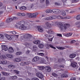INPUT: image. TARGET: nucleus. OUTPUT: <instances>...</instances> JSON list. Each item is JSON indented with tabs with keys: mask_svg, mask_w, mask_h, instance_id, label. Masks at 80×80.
<instances>
[{
	"mask_svg": "<svg viewBox=\"0 0 80 80\" xmlns=\"http://www.w3.org/2000/svg\"><path fill=\"white\" fill-rule=\"evenodd\" d=\"M62 78H66V77H68V75L67 73H63L61 75Z\"/></svg>",
	"mask_w": 80,
	"mask_h": 80,
	"instance_id": "nucleus-13",
	"label": "nucleus"
},
{
	"mask_svg": "<svg viewBox=\"0 0 80 80\" xmlns=\"http://www.w3.org/2000/svg\"><path fill=\"white\" fill-rule=\"evenodd\" d=\"M57 35L58 37H62V34H57Z\"/></svg>",
	"mask_w": 80,
	"mask_h": 80,
	"instance_id": "nucleus-60",
	"label": "nucleus"
},
{
	"mask_svg": "<svg viewBox=\"0 0 80 80\" xmlns=\"http://www.w3.org/2000/svg\"><path fill=\"white\" fill-rule=\"evenodd\" d=\"M27 15L29 17V18H32V13H27Z\"/></svg>",
	"mask_w": 80,
	"mask_h": 80,
	"instance_id": "nucleus-30",
	"label": "nucleus"
},
{
	"mask_svg": "<svg viewBox=\"0 0 80 80\" xmlns=\"http://www.w3.org/2000/svg\"><path fill=\"white\" fill-rule=\"evenodd\" d=\"M19 28L20 30H26V26L25 25H24V26H20L19 27Z\"/></svg>",
	"mask_w": 80,
	"mask_h": 80,
	"instance_id": "nucleus-5",
	"label": "nucleus"
},
{
	"mask_svg": "<svg viewBox=\"0 0 80 80\" xmlns=\"http://www.w3.org/2000/svg\"><path fill=\"white\" fill-rule=\"evenodd\" d=\"M26 22H24L23 21H21L19 23V25H22V26H23L24 25H25V23H26Z\"/></svg>",
	"mask_w": 80,
	"mask_h": 80,
	"instance_id": "nucleus-15",
	"label": "nucleus"
},
{
	"mask_svg": "<svg viewBox=\"0 0 80 80\" xmlns=\"http://www.w3.org/2000/svg\"><path fill=\"white\" fill-rule=\"evenodd\" d=\"M20 9L21 10H26V7L25 6H22L20 8Z\"/></svg>",
	"mask_w": 80,
	"mask_h": 80,
	"instance_id": "nucleus-35",
	"label": "nucleus"
},
{
	"mask_svg": "<svg viewBox=\"0 0 80 80\" xmlns=\"http://www.w3.org/2000/svg\"><path fill=\"white\" fill-rule=\"evenodd\" d=\"M45 70L47 72H51V68L49 66H47L46 67Z\"/></svg>",
	"mask_w": 80,
	"mask_h": 80,
	"instance_id": "nucleus-7",
	"label": "nucleus"
},
{
	"mask_svg": "<svg viewBox=\"0 0 80 80\" xmlns=\"http://www.w3.org/2000/svg\"><path fill=\"white\" fill-rule=\"evenodd\" d=\"M2 50H4V51H7L8 50V48L5 45H2Z\"/></svg>",
	"mask_w": 80,
	"mask_h": 80,
	"instance_id": "nucleus-8",
	"label": "nucleus"
},
{
	"mask_svg": "<svg viewBox=\"0 0 80 80\" xmlns=\"http://www.w3.org/2000/svg\"><path fill=\"white\" fill-rule=\"evenodd\" d=\"M47 32L48 34H50V35L54 34V32H53V31L52 30V29H49L48 31H47Z\"/></svg>",
	"mask_w": 80,
	"mask_h": 80,
	"instance_id": "nucleus-10",
	"label": "nucleus"
},
{
	"mask_svg": "<svg viewBox=\"0 0 80 80\" xmlns=\"http://www.w3.org/2000/svg\"><path fill=\"white\" fill-rule=\"evenodd\" d=\"M71 80H76V79L74 77H72L71 78Z\"/></svg>",
	"mask_w": 80,
	"mask_h": 80,
	"instance_id": "nucleus-61",
	"label": "nucleus"
},
{
	"mask_svg": "<svg viewBox=\"0 0 80 80\" xmlns=\"http://www.w3.org/2000/svg\"><path fill=\"white\" fill-rule=\"evenodd\" d=\"M12 19L13 20H18V18H17V17H14Z\"/></svg>",
	"mask_w": 80,
	"mask_h": 80,
	"instance_id": "nucleus-59",
	"label": "nucleus"
},
{
	"mask_svg": "<svg viewBox=\"0 0 80 80\" xmlns=\"http://www.w3.org/2000/svg\"><path fill=\"white\" fill-rule=\"evenodd\" d=\"M8 67L11 69H13V68H15L16 67L15 66L13 65H10L8 66Z\"/></svg>",
	"mask_w": 80,
	"mask_h": 80,
	"instance_id": "nucleus-17",
	"label": "nucleus"
},
{
	"mask_svg": "<svg viewBox=\"0 0 80 80\" xmlns=\"http://www.w3.org/2000/svg\"><path fill=\"white\" fill-rule=\"evenodd\" d=\"M32 80H39V79L37 78H32Z\"/></svg>",
	"mask_w": 80,
	"mask_h": 80,
	"instance_id": "nucleus-49",
	"label": "nucleus"
},
{
	"mask_svg": "<svg viewBox=\"0 0 80 80\" xmlns=\"http://www.w3.org/2000/svg\"><path fill=\"white\" fill-rule=\"evenodd\" d=\"M38 47L40 48H43L44 47V45L42 44H40L38 46Z\"/></svg>",
	"mask_w": 80,
	"mask_h": 80,
	"instance_id": "nucleus-32",
	"label": "nucleus"
},
{
	"mask_svg": "<svg viewBox=\"0 0 80 80\" xmlns=\"http://www.w3.org/2000/svg\"><path fill=\"white\" fill-rule=\"evenodd\" d=\"M46 19V20H51L50 17L47 18Z\"/></svg>",
	"mask_w": 80,
	"mask_h": 80,
	"instance_id": "nucleus-63",
	"label": "nucleus"
},
{
	"mask_svg": "<svg viewBox=\"0 0 80 80\" xmlns=\"http://www.w3.org/2000/svg\"><path fill=\"white\" fill-rule=\"evenodd\" d=\"M52 11V12L56 14L59 13L60 12V10L57 9H53Z\"/></svg>",
	"mask_w": 80,
	"mask_h": 80,
	"instance_id": "nucleus-4",
	"label": "nucleus"
},
{
	"mask_svg": "<svg viewBox=\"0 0 80 80\" xmlns=\"http://www.w3.org/2000/svg\"><path fill=\"white\" fill-rule=\"evenodd\" d=\"M20 61V59L19 58H17L14 60V62H19Z\"/></svg>",
	"mask_w": 80,
	"mask_h": 80,
	"instance_id": "nucleus-33",
	"label": "nucleus"
},
{
	"mask_svg": "<svg viewBox=\"0 0 80 80\" xmlns=\"http://www.w3.org/2000/svg\"><path fill=\"white\" fill-rule=\"evenodd\" d=\"M20 64L21 65L24 66H25V65H28V62H21L20 63Z\"/></svg>",
	"mask_w": 80,
	"mask_h": 80,
	"instance_id": "nucleus-16",
	"label": "nucleus"
},
{
	"mask_svg": "<svg viewBox=\"0 0 80 80\" xmlns=\"http://www.w3.org/2000/svg\"><path fill=\"white\" fill-rule=\"evenodd\" d=\"M80 1V0H72V3H77Z\"/></svg>",
	"mask_w": 80,
	"mask_h": 80,
	"instance_id": "nucleus-39",
	"label": "nucleus"
},
{
	"mask_svg": "<svg viewBox=\"0 0 80 80\" xmlns=\"http://www.w3.org/2000/svg\"><path fill=\"white\" fill-rule=\"evenodd\" d=\"M36 75L39 78H41V79L43 78V75L40 72H37L36 74Z\"/></svg>",
	"mask_w": 80,
	"mask_h": 80,
	"instance_id": "nucleus-3",
	"label": "nucleus"
},
{
	"mask_svg": "<svg viewBox=\"0 0 80 80\" xmlns=\"http://www.w3.org/2000/svg\"><path fill=\"white\" fill-rule=\"evenodd\" d=\"M52 76H53V77H57V74L55 73H52Z\"/></svg>",
	"mask_w": 80,
	"mask_h": 80,
	"instance_id": "nucleus-47",
	"label": "nucleus"
},
{
	"mask_svg": "<svg viewBox=\"0 0 80 80\" xmlns=\"http://www.w3.org/2000/svg\"><path fill=\"white\" fill-rule=\"evenodd\" d=\"M6 56L7 57L10 58H13V56L12 54H8L6 55Z\"/></svg>",
	"mask_w": 80,
	"mask_h": 80,
	"instance_id": "nucleus-21",
	"label": "nucleus"
},
{
	"mask_svg": "<svg viewBox=\"0 0 80 80\" xmlns=\"http://www.w3.org/2000/svg\"><path fill=\"white\" fill-rule=\"evenodd\" d=\"M45 25L47 27L49 28H51L52 27V25L49 22H45Z\"/></svg>",
	"mask_w": 80,
	"mask_h": 80,
	"instance_id": "nucleus-12",
	"label": "nucleus"
},
{
	"mask_svg": "<svg viewBox=\"0 0 80 80\" xmlns=\"http://www.w3.org/2000/svg\"><path fill=\"white\" fill-rule=\"evenodd\" d=\"M72 32H70L66 34L65 36L66 37H70V36H72Z\"/></svg>",
	"mask_w": 80,
	"mask_h": 80,
	"instance_id": "nucleus-27",
	"label": "nucleus"
},
{
	"mask_svg": "<svg viewBox=\"0 0 80 80\" xmlns=\"http://www.w3.org/2000/svg\"><path fill=\"white\" fill-rule=\"evenodd\" d=\"M13 72L16 74H19V73H20V71L17 70H14Z\"/></svg>",
	"mask_w": 80,
	"mask_h": 80,
	"instance_id": "nucleus-40",
	"label": "nucleus"
},
{
	"mask_svg": "<svg viewBox=\"0 0 80 80\" xmlns=\"http://www.w3.org/2000/svg\"><path fill=\"white\" fill-rule=\"evenodd\" d=\"M53 37H53L52 38H48V41H49V42H52L53 38Z\"/></svg>",
	"mask_w": 80,
	"mask_h": 80,
	"instance_id": "nucleus-43",
	"label": "nucleus"
},
{
	"mask_svg": "<svg viewBox=\"0 0 80 80\" xmlns=\"http://www.w3.org/2000/svg\"><path fill=\"white\" fill-rule=\"evenodd\" d=\"M2 64L3 65H5V64H7V61L5 59H3V60H2Z\"/></svg>",
	"mask_w": 80,
	"mask_h": 80,
	"instance_id": "nucleus-36",
	"label": "nucleus"
},
{
	"mask_svg": "<svg viewBox=\"0 0 80 80\" xmlns=\"http://www.w3.org/2000/svg\"><path fill=\"white\" fill-rule=\"evenodd\" d=\"M46 3L47 5H48L49 4V1L48 0H46Z\"/></svg>",
	"mask_w": 80,
	"mask_h": 80,
	"instance_id": "nucleus-55",
	"label": "nucleus"
},
{
	"mask_svg": "<svg viewBox=\"0 0 80 80\" xmlns=\"http://www.w3.org/2000/svg\"><path fill=\"white\" fill-rule=\"evenodd\" d=\"M38 55H41V56H42V57L44 56V54L43 53H38Z\"/></svg>",
	"mask_w": 80,
	"mask_h": 80,
	"instance_id": "nucleus-50",
	"label": "nucleus"
},
{
	"mask_svg": "<svg viewBox=\"0 0 80 80\" xmlns=\"http://www.w3.org/2000/svg\"><path fill=\"white\" fill-rule=\"evenodd\" d=\"M4 37V36H3V34H0V38H3Z\"/></svg>",
	"mask_w": 80,
	"mask_h": 80,
	"instance_id": "nucleus-54",
	"label": "nucleus"
},
{
	"mask_svg": "<svg viewBox=\"0 0 80 80\" xmlns=\"http://www.w3.org/2000/svg\"><path fill=\"white\" fill-rule=\"evenodd\" d=\"M4 25V23L1 22L0 23V27H2V26H3Z\"/></svg>",
	"mask_w": 80,
	"mask_h": 80,
	"instance_id": "nucleus-53",
	"label": "nucleus"
},
{
	"mask_svg": "<svg viewBox=\"0 0 80 80\" xmlns=\"http://www.w3.org/2000/svg\"><path fill=\"white\" fill-rule=\"evenodd\" d=\"M58 62L59 63H60V62H62V59H58Z\"/></svg>",
	"mask_w": 80,
	"mask_h": 80,
	"instance_id": "nucleus-51",
	"label": "nucleus"
},
{
	"mask_svg": "<svg viewBox=\"0 0 80 80\" xmlns=\"http://www.w3.org/2000/svg\"><path fill=\"white\" fill-rule=\"evenodd\" d=\"M47 48H50V47L53 48V49H56V48L54 47L51 44H47Z\"/></svg>",
	"mask_w": 80,
	"mask_h": 80,
	"instance_id": "nucleus-6",
	"label": "nucleus"
},
{
	"mask_svg": "<svg viewBox=\"0 0 80 80\" xmlns=\"http://www.w3.org/2000/svg\"><path fill=\"white\" fill-rule=\"evenodd\" d=\"M50 17L51 20H53L54 19H55V18H57V17L55 15H53Z\"/></svg>",
	"mask_w": 80,
	"mask_h": 80,
	"instance_id": "nucleus-28",
	"label": "nucleus"
},
{
	"mask_svg": "<svg viewBox=\"0 0 80 80\" xmlns=\"http://www.w3.org/2000/svg\"><path fill=\"white\" fill-rule=\"evenodd\" d=\"M32 50L33 51H34V52H35L38 48H37V46L36 45H34L32 47Z\"/></svg>",
	"mask_w": 80,
	"mask_h": 80,
	"instance_id": "nucleus-19",
	"label": "nucleus"
},
{
	"mask_svg": "<svg viewBox=\"0 0 80 80\" xmlns=\"http://www.w3.org/2000/svg\"><path fill=\"white\" fill-rule=\"evenodd\" d=\"M38 15V12H35L32 14V18H35L36 16H37Z\"/></svg>",
	"mask_w": 80,
	"mask_h": 80,
	"instance_id": "nucleus-14",
	"label": "nucleus"
},
{
	"mask_svg": "<svg viewBox=\"0 0 80 80\" xmlns=\"http://www.w3.org/2000/svg\"><path fill=\"white\" fill-rule=\"evenodd\" d=\"M38 30L40 32H43V29L40 26L38 27Z\"/></svg>",
	"mask_w": 80,
	"mask_h": 80,
	"instance_id": "nucleus-24",
	"label": "nucleus"
},
{
	"mask_svg": "<svg viewBox=\"0 0 80 80\" xmlns=\"http://www.w3.org/2000/svg\"><path fill=\"white\" fill-rule=\"evenodd\" d=\"M61 14L63 16H65L66 15V12H65V11H63L62 12Z\"/></svg>",
	"mask_w": 80,
	"mask_h": 80,
	"instance_id": "nucleus-37",
	"label": "nucleus"
},
{
	"mask_svg": "<svg viewBox=\"0 0 80 80\" xmlns=\"http://www.w3.org/2000/svg\"><path fill=\"white\" fill-rule=\"evenodd\" d=\"M9 53H13L14 52V50L12 47H10L8 50Z\"/></svg>",
	"mask_w": 80,
	"mask_h": 80,
	"instance_id": "nucleus-9",
	"label": "nucleus"
},
{
	"mask_svg": "<svg viewBox=\"0 0 80 80\" xmlns=\"http://www.w3.org/2000/svg\"><path fill=\"white\" fill-rule=\"evenodd\" d=\"M39 70H42L43 69H45V67L43 66H40L39 68Z\"/></svg>",
	"mask_w": 80,
	"mask_h": 80,
	"instance_id": "nucleus-38",
	"label": "nucleus"
},
{
	"mask_svg": "<svg viewBox=\"0 0 80 80\" xmlns=\"http://www.w3.org/2000/svg\"><path fill=\"white\" fill-rule=\"evenodd\" d=\"M1 73L3 75H4L5 76H7L8 75H9V73H6L5 72H1Z\"/></svg>",
	"mask_w": 80,
	"mask_h": 80,
	"instance_id": "nucleus-26",
	"label": "nucleus"
},
{
	"mask_svg": "<svg viewBox=\"0 0 80 80\" xmlns=\"http://www.w3.org/2000/svg\"><path fill=\"white\" fill-rule=\"evenodd\" d=\"M52 10L51 9H50V10L48 9L46 11V12L47 13H52Z\"/></svg>",
	"mask_w": 80,
	"mask_h": 80,
	"instance_id": "nucleus-31",
	"label": "nucleus"
},
{
	"mask_svg": "<svg viewBox=\"0 0 80 80\" xmlns=\"http://www.w3.org/2000/svg\"><path fill=\"white\" fill-rule=\"evenodd\" d=\"M11 33H12L13 35H15L16 34H17V32H15V31H12L10 32Z\"/></svg>",
	"mask_w": 80,
	"mask_h": 80,
	"instance_id": "nucleus-42",
	"label": "nucleus"
},
{
	"mask_svg": "<svg viewBox=\"0 0 80 80\" xmlns=\"http://www.w3.org/2000/svg\"><path fill=\"white\" fill-rule=\"evenodd\" d=\"M22 52H18L16 53V55H18V56L19 55H22Z\"/></svg>",
	"mask_w": 80,
	"mask_h": 80,
	"instance_id": "nucleus-29",
	"label": "nucleus"
},
{
	"mask_svg": "<svg viewBox=\"0 0 80 80\" xmlns=\"http://www.w3.org/2000/svg\"><path fill=\"white\" fill-rule=\"evenodd\" d=\"M17 15L18 16H20L21 17L22 13H17Z\"/></svg>",
	"mask_w": 80,
	"mask_h": 80,
	"instance_id": "nucleus-58",
	"label": "nucleus"
},
{
	"mask_svg": "<svg viewBox=\"0 0 80 80\" xmlns=\"http://www.w3.org/2000/svg\"><path fill=\"white\" fill-rule=\"evenodd\" d=\"M77 63L76 62H73L71 64V66L72 67H74V68L77 67Z\"/></svg>",
	"mask_w": 80,
	"mask_h": 80,
	"instance_id": "nucleus-18",
	"label": "nucleus"
},
{
	"mask_svg": "<svg viewBox=\"0 0 80 80\" xmlns=\"http://www.w3.org/2000/svg\"><path fill=\"white\" fill-rule=\"evenodd\" d=\"M25 25L26 26V30H30L31 29V28L30 27V23L28 22H26L25 23Z\"/></svg>",
	"mask_w": 80,
	"mask_h": 80,
	"instance_id": "nucleus-2",
	"label": "nucleus"
},
{
	"mask_svg": "<svg viewBox=\"0 0 80 80\" xmlns=\"http://www.w3.org/2000/svg\"><path fill=\"white\" fill-rule=\"evenodd\" d=\"M12 21H13V19L12 18H9L6 20V22L10 23Z\"/></svg>",
	"mask_w": 80,
	"mask_h": 80,
	"instance_id": "nucleus-22",
	"label": "nucleus"
},
{
	"mask_svg": "<svg viewBox=\"0 0 80 80\" xmlns=\"http://www.w3.org/2000/svg\"><path fill=\"white\" fill-rule=\"evenodd\" d=\"M5 77H2L1 79H0V80H5Z\"/></svg>",
	"mask_w": 80,
	"mask_h": 80,
	"instance_id": "nucleus-62",
	"label": "nucleus"
},
{
	"mask_svg": "<svg viewBox=\"0 0 80 80\" xmlns=\"http://www.w3.org/2000/svg\"><path fill=\"white\" fill-rule=\"evenodd\" d=\"M54 4L56 6H60V4L58 2H55Z\"/></svg>",
	"mask_w": 80,
	"mask_h": 80,
	"instance_id": "nucleus-48",
	"label": "nucleus"
},
{
	"mask_svg": "<svg viewBox=\"0 0 80 80\" xmlns=\"http://www.w3.org/2000/svg\"><path fill=\"white\" fill-rule=\"evenodd\" d=\"M54 67L55 68H58L59 66L58 65H57V64H56L54 65Z\"/></svg>",
	"mask_w": 80,
	"mask_h": 80,
	"instance_id": "nucleus-44",
	"label": "nucleus"
},
{
	"mask_svg": "<svg viewBox=\"0 0 80 80\" xmlns=\"http://www.w3.org/2000/svg\"><path fill=\"white\" fill-rule=\"evenodd\" d=\"M39 59H40V58H39V57H36L32 59V62H37V61L39 60Z\"/></svg>",
	"mask_w": 80,
	"mask_h": 80,
	"instance_id": "nucleus-11",
	"label": "nucleus"
},
{
	"mask_svg": "<svg viewBox=\"0 0 80 80\" xmlns=\"http://www.w3.org/2000/svg\"><path fill=\"white\" fill-rule=\"evenodd\" d=\"M76 19L77 20H80V15H78L76 17Z\"/></svg>",
	"mask_w": 80,
	"mask_h": 80,
	"instance_id": "nucleus-46",
	"label": "nucleus"
},
{
	"mask_svg": "<svg viewBox=\"0 0 80 80\" xmlns=\"http://www.w3.org/2000/svg\"><path fill=\"white\" fill-rule=\"evenodd\" d=\"M76 42V41L75 40H72L71 41V43H75Z\"/></svg>",
	"mask_w": 80,
	"mask_h": 80,
	"instance_id": "nucleus-52",
	"label": "nucleus"
},
{
	"mask_svg": "<svg viewBox=\"0 0 80 80\" xmlns=\"http://www.w3.org/2000/svg\"><path fill=\"white\" fill-rule=\"evenodd\" d=\"M58 67H59L60 68H64V66L62 65H60L59 66L58 65Z\"/></svg>",
	"mask_w": 80,
	"mask_h": 80,
	"instance_id": "nucleus-56",
	"label": "nucleus"
},
{
	"mask_svg": "<svg viewBox=\"0 0 80 80\" xmlns=\"http://www.w3.org/2000/svg\"><path fill=\"white\" fill-rule=\"evenodd\" d=\"M56 48L59 50H64V49H65V47H56Z\"/></svg>",
	"mask_w": 80,
	"mask_h": 80,
	"instance_id": "nucleus-34",
	"label": "nucleus"
},
{
	"mask_svg": "<svg viewBox=\"0 0 80 80\" xmlns=\"http://www.w3.org/2000/svg\"><path fill=\"white\" fill-rule=\"evenodd\" d=\"M69 27L70 25L68 24H65L64 25V26H63L62 23H60L58 25V27L62 30H63V29H64V30H66V29H67V28H68Z\"/></svg>",
	"mask_w": 80,
	"mask_h": 80,
	"instance_id": "nucleus-1",
	"label": "nucleus"
},
{
	"mask_svg": "<svg viewBox=\"0 0 80 80\" xmlns=\"http://www.w3.org/2000/svg\"><path fill=\"white\" fill-rule=\"evenodd\" d=\"M25 14L24 13H21V17L25 16Z\"/></svg>",
	"mask_w": 80,
	"mask_h": 80,
	"instance_id": "nucleus-64",
	"label": "nucleus"
},
{
	"mask_svg": "<svg viewBox=\"0 0 80 80\" xmlns=\"http://www.w3.org/2000/svg\"><path fill=\"white\" fill-rule=\"evenodd\" d=\"M5 37H6L7 39L9 40H11L12 38H11V36L8 35H5Z\"/></svg>",
	"mask_w": 80,
	"mask_h": 80,
	"instance_id": "nucleus-25",
	"label": "nucleus"
},
{
	"mask_svg": "<svg viewBox=\"0 0 80 80\" xmlns=\"http://www.w3.org/2000/svg\"><path fill=\"white\" fill-rule=\"evenodd\" d=\"M33 43L34 44H40V42L38 40H37L33 41Z\"/></svg>",
	"mask_w": 80,
	"mask_h": 80,
	"instance_id": "nucleus-20",
	"label": "nucleus"
},
{
	"mask_svg": "<svg viewBox=\"0 0 80 80\" xmlns=\"http://www.w3.org/2000/svg\"><path fill=\"white\" fill-rule=\"evenodd\" d=\"M76 56V54H71L70 56H69V57L71 58H73L75 57Z\"/></svg>",
	"mask_w": 80,
	"mask_h": 80,
	"instance_id": "nucleus-23",
	"label": "nucleus"
},
{
	"mask_svg": "<svg viewBox=\"0 0 80 80\" xmlns=\"http://www.w3.org/2000/svg\"><path fill=\"white\" fill-rule=\"evenodd\" d=\"M57 18L58 19H63V17L61 16L58 15L57 16Z\"/></svg>",
	"mask_w": 80,
	"mask_h": 80,
	"instance_id": "nucleus-41",
	"label": "nucleus"
},
{
	"mask_svg": "<svg viewBox=\"0 0 80 80\" xmlns=\"http://www.w3.org/2000/svg\"><path fill=\"white\" fill-rule=\"evenodd\" d=\"M12 79H13V80H15V79H17V78H18V77L16 76H13L12 77Z\"/></svg>",
	"mask_w": 80,
	"mask_h": 80,
	"instance_id": "nucleus-45",
	"label": "nucleus"
},
{
	"mask_svg": "<svg viewBox=\"0 0 80 80\" xmlns=\"http://www.w3.org/2000/svg\"><path fill=\"white\" fill-rule=\"evenodd\" d=\"M75 25H80V22H76L75 23Z\"/></svg>",
	"mask_w": 80,
	"mask_h": 80,
	"instance_id": "nucleus-57",
	"label": "nucleus"
}]
</instances>
